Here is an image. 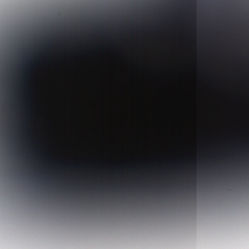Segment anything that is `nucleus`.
Here are the masks:
<instances>
[{
  "mask_svg": "<svg viewBox=\"0 0 249 249\" xmlns=\"http://www.w3.org/2000/svg\"><path fill=\"white\" fill-rule=\"evenodd\" d=\"M190 2V4L192 6H196V0H189Z\"/></svg>",
  "mask_w": 249,
  "mask_h": 249,
  "instance_id": "obj_1",
  "label": "nucleus"
},
{
  "mask_svg": "<svg viewBox=\"0 0 249 249\" xmlns=\"http://www.w3.org/2000/svg\"><path fill=\"white\" fill-rule=\"evenodd\" d=\"M195 186V182H194L193 180H192L191 184V190L193 191L194 190V188Z\"/></svg>",
  "mask_w": 249,
  "mask_h": 249,
  "instance_id": "obj_2",
  "label": "nucleus"
},
{
  "mask_svg": "<svg viewBox=\"0 0 249 249\" xmlns=\"http://www.w3.org/2000/svg\"><path fill=\"white\" fill-rule=\"evenodd\" d=\"M22 65L25 67L26 68H28V66H27V65H26V64H25L24 62L23 63Z\"/></svg>",
  "mask_w": 249,
  "mask_h": 249,
  "instance_id": "obj_3",
  "label": "nucleus"
}]
</instances>
